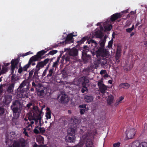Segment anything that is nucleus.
Returning <instances> with one entry per match:
<instances>
[{
  "label": "nucleus",
  "mask_w": 147,
  "mask_h": 147,
  "mask_svg": "<svg viewBox=\"0 0 147 147\" xmlns=\"http://www.w3.org/2000/svg\"><path fill=\"white\" fill-rule=\"evenodd\" d=\"M49 60V58H47L43 61L38 62L35 68H34L29 71L28 79L34 80L38 79L39 78L38 74L39 73L40 69L46 65L48 63Z\"/></svg>",
  "instance_id": "f257e3e1"
},
{
  "label": "nucleus",
  "mask_w": 147,
  "mask_h": 147,
  "mask_svg": "<svg viewBox=\"0 0 147 147\" xmlns=\"http://www.w3.org/2000/svg\"><path fill=\"white\" fill-rule=\"evenodd\" d=\"M97 133H88L83 135L81 138L80 143L76 146L77 147H82L84 143H85V147H93V140L94 135Z\"/></svg>",
  "instance_id": "f03ea898"
},
{
  "label": "nucleus",
  "mask_w": 147,
  "mask_h": 147,
  "mask_svg": "<svg viewBox=\"0 0 147 147\" xmlns=\"http://www.w3.org/2000/svg\"><path fill=\"white\" fill-rule=\"evenodd\" d=\"M32 86L33 88H32L30 90L33 92L34 90V88H35L37 92V94L38 96L41 98L44 97L45 95V88L42 85V84L40 83L33 82L32 84Z\"/></svg>",
  "instance_id": "7ed1b4c3"
},
{
  "label": "nucleus",
  "mask_w": 147,
  "mask_h": 147,
  "mask_svg": "<svg viewBox=\"0 0 147 147\" xmlns=\"http://www.w3.org/2000/svg\"><path fill=\"white\" fill-rule=\"evenodd\" d=\"M28 82L27 80H25L23 81L19 86V88L18 89V95H20V96L21 98L24 97V95L25 96V95L28 93L29 91L30 86V84H29L26 86V88H23L22 90V88L24 86H26Z\"/></svg>",
  "instance_id": "20e7f679"
},
{
  "label": "nucleus",
  "mask_w": 147,
  "mask_h": 147,
  "mask_svg": "<svg viewBox=\"0 0 147 147\" xmlns=\"http://www.w3.org/2000/svg\"><path fill=\"white\" fill-rule=\"evenodd\" d=\"M36 58L35 55L33 56L30 58L28 63L25 65L23 67H22L21 65L20 66L18 72L20 74H21L23 71H27V69L30 67L31 64L33 62L39 61L38 59Z\"/></svg>",
  "instance_id": "39448f33"
},
{
  "label": "nucleus",
  "mask_w": 147,
  "mask_h": 147,
  "mask_svg": "<svg viewBox=\"0 0 147 147\" xmlns=\"http://www.w3.org/2000/svg\"><path fill=\"white\" fill-rule=\"evenodd\" d=\"M97 57L101 56L102 58L107 57L109 56V52L105 48L98 47V50L96 51Z\"/></svg>",
  "instance_id": "423d86ee"
},
{
  "label": "nucleus",
  "mask_w": 147,
  "mask_h": 147,
  "mask_svg": "<svg viewBox=\"0 0 147 147\" xmlns=\"http://www.w3.org/2000/svg\"><path fill=\"white\" fill-rule=\"evenodd\" d=\"M26 145V143L25 140L21 138L18 140H14L11 147H25Z\"/></svg>",
  "instance_id": "0eeeda50"
},
{
  "label": "nucleus",
  "mask_w": 147,
  "mask_h": 147,
  "mask_svg": "<svg viewBox=\"0 0 147 147\" xmlns=\"http://www.w3.org/2000/svg\"><path fill=\"white\" fill-rule=\"evenodd\" d=\"M11 108L14 113H16L20 112L21 110L22 106L21 102L19 101L16 100L13 102Z\"/></svg>",
  "instance_id": "6e6552de"
},
{
  "label": "nucleus",
  "mask_w": 147,
  "mask_h": 147,
  "mask_svg": "<svg viewBox=\"0 0 147 147\" xmlns=\"http://www.w3.org/2000/svg\"><path fill=\"white\" fill-rule=\"evenodd\" d=\"M82 59L84 63L88 62L91 59V55H88L84 51H82Z\"/></svg>",
  "instance_id": "1a4fd4ad"
},
{
  "label": "nucleus",
  "mask_w": 147,
  "mask_h": 147,
  "mask_svg": "<svg viewBox=\"0 0 147 147\" xmlns=\"http://www.w3.org/2000/svg\"><path fill=\"white\" fill-rule=\"evenodd\" d=\"M19 58H18L15 59H12L11 61V69L12 71L14 70L19 63Z\"/></svg>",
  "instance_id": "9d476101"
},
{
  "label": "nucleus",
  "mask_w": 147,
  "mask_h": 147,
  "mask_svg": "<svg viewBox=\"0 0 147 147\" xmlns=\"http://www.w3.org/2000/svg\"><path fill=\"white\" fill-rule=\"evenodd\" d=\"M77 36V35L73 34V33H70L67 35L65 41L62 42V43H63V44L64 43L65 44L69 43V42L72 40L73 37L76 36Z\"/></svg>",
  "instance_id": "9b49d317"
},
{
  "label": "nucleus",
  "mask_w": 147,
  "mask_h": 147,
  "mask_svg": "<svg viewBox=\"0 0 147 147\" xmlns=\"http://www.w3.org/2000/svg\"><path fill=\"white\" fill-rule=\"evenodd\" d=\"M122 16V14L120 13H116L113 14L111 17L110 20L111 21L113 22L116 20L121 18Z\"/></svg>",
  "instance_id": "f8f14e48"
},
{
  "label": "nucleus",
  "mask_w": 147,
  "mask_h": 147,
  "mask_svg": "<svg viewBox=\"0 0 147 147\" xmlns=\"http://www.w3.org/2000/svg\"><path fill=\"white\" fill-rule=\"evenodd\" d=\"M135 130L134 129H130L128 131L126 136L128 139H131L133 138L135 134Z\"/></svg>",
  "instance_id": "ddd939ff"
},
{
  "label": "nucleus",
  "mask_w": 147,
  "mask_h": 147,
  "mask_svg": "<svg viewBox=\"0 0 147 147\" xmlns=\"http://www.w3.org/2000/svg\"><path fill=\"white\" fill-rule=\"evenodd\" d=\"M49 50V49L45 50H43L41 51L38 52L36 55H35L39 60H40L42 59V56L44 55Z\"/></svg>",
  "instance_id": "4468645a"
},
{
  "label": "nucleus",
  "mask_w": 147,
  "mask_h": 147,
  "mask_svg": "<svg viewBox=\"0 0 147 147\" xmlns=\"http://www.w3.org/2000/svg\"><path fill=\"white\" fill-rule=\"evenodd\" d=\"M60 100L61 102L63 104L67 103L69 101L68 96L65 94L61 96Z\"/></svg>",
  "instance_id": "2eb2a0df"
},
{
  "label": "nucleus",
  "mask_w": 147,
  "mask_h": 147,
  "mask_svg": "<svg viewBox=\"0 0 147 147\" xmlns=\"http://www.w3.org/2000/svg\"><path fill=\"white\" fill-rule=\"evenodd\" d=\"M65 138L67 142L72 143L75 141V137L74 135H70L66 136Z\"/></svg>",
  "instance_id": "dca6fc26"
},
{
  "label": "nucleus",
  "mask_w": 147,
  "mask_h": 147,
  "mask_svg": "<svg viewBox=\"0 0 147 147\" xmlns=\"http://www.w3.org/2000/svg\"><path fill=\"white\" fill-rule=\"evenodd\" d=\"M100 65L102 68H105L108 65V63L107 59L106 58H101Z\"/></svg>",
  "instance_id": "f3484780"
},
{
  "label": "nucleus",
  "mask_w": 147,
  "mask_h": 147,
  "mask_svg": "<svg viewBox=\"0 0 147 147\" xmlns=\"http://www.w3.org/2000/svg\"><path fill=\"white\" fill-rule=\"evenodd\" d=\"M78 51L77 49L76 48L72 49L69 52V55L72 56H76L78 55Z\"/></svg>",
  "instance_id": "a211bd4d"
},
{
  "label": "nucleus",
  "mask_w": 147,
  "mask_h": 147,
  "mask_svg": "<svg viewBox=\"0 0 147 147\" xmlns=\"http://www.w3.org/2000/svg\"><path fill=\"white\" fill-rule=\"evenodd\" d=\"M14 85V83H12L8 86L7 89V92L8 93H11L13 92Z\"/></svg>",
  "instance_id": "6ab92c4d"
},
{
  "label": "nucleus",
  "mask_w": 147,
  "mask_h": 147,
  "mask_svg": "<svg viewBox=\"0 0 147 147\" xmlns=\"http://www.w3.org/2000/svg\"><path fill=\"white\" fill-rule=\"evenodd\" d=\"M130 86V85L127 83H122L119 85V87L121 88L128 89Z\"/></svg>",
  "instance_id": "aec40b11"
},
{
  "label": "nucleus",
  "mask_w": 147,
  "mask_h": 147,
  "mask_svg": "<svg viewBox=\"0 0 147 147\" xmlns=\"http://www.w3.org/2000/svg\"><path fill=\"white\" fill-rule=\"evenodd\" d=\"M84 99L87 102H90L93 100V97L91 95H85L84 96Z\"/></svg>",
  "instance_id": "412c9836"
},
{
  "label": "nucleus",
  "mask_w": 147,
  "mask_h": 147,
  "mask_svg": "<svg viewBox=\"0 0 147 147\" xmlns=\"http://www.w3.org/2000/svg\"><path fill=\"white\" fill-rule=\"evenodd\" d=\"M76 131V130L75 128H69L67 130V132L69 134V135H74V134Z\"/></svg>",
  "instance_id": "4be33fe9"
},
{
  "label": "nucleus",
  "mask_w": 147,
  "mask_h": 147,
  "mask_svg": "<svg viewBox=\"0 0 147 147\" xmlns=\"http://www.w3.org/2000/svg\"><path fill=\"white\" fill-rule=\"evenodd\" d=\"M89 82V80L85 77H84L82 83V87H85V86L86 87L87 85L88 84Z\"/></svg>",
  "instance_id": "5701e85b"
},
{
  "label": "nucleus",
  "mask_w": 147,
  "mask_h": 147,
  "mask_svg": "<svg viewBox=\"0 0 147 147\" xmlns=\"http://www.w3.org/2000/svg\"><path fill=\"white\" fill-rule=\"evenodd\" d=\"M33 109L37 115H39L40 113V115H42V111H40L39 110L38 107L37 106L34 105L33 106Z\"/></svg>",
  "instance_id": "b1692460"
},
{
  "label": "nucleus",
  "mask_w": 147,
  "mask_h": 147,
  "mask_svg": "<svg viewBox=\"0 0 147 147\" xmlns=\"http://www.w3.org/2000/svg\"><path fill=\"white\" fill-rule=\"evenodd\" d=\"M107 89V87L105 85H102V86H101L99 88L100 92L103 94H104L105 93V91Z\"/></svg>",
  "instance_id": "393cba45"
},
{
  "label": "nucleus",
  "mask_w": 147,
  "mask_h": 147,
  "mask_svg": "<svg viewBox=\"0 0 147 147\" xmlns=\"http://www.w3.org/2000/svg\"><path fill=\"white\" fill-rule=\"evenodd\" d=\"M106 41V39L105 38L103 39H102L99 42V44L100 46V47H98L105 48V46Z\"/></svg>",
  "instance_id": "a878e982"
},
{
  "label": "nucleus",
  "mask_w": 147,
  "mask_h": 147,
  "mask_svg": "<svg viewBox=\"0 0 147 147\" xmlns=\"http://www.w3.org/2000/svg\"><path fill=\"white\" fill-rule=\"evenodd\" d=\"M114 97L113 96L110 95L109 96L107 100V102L109 105H110L113 102Z\"/></svg>",
  "instance_id": "bb28decb"
},
{
  "label": "nucleus",
  "mask_w": 147,
  "mask_h": 147,
  "mask_svg": "<svg viewBox=\"0 0 147 147\" xmlns=\"http://www.w3.org/2000/svg\"><path fill=\"white\" fill-rule=\"evenodd\" d=\"M36 117L34 113H30L28 114V119L29 121H31L35 119Z\"/></svg>",
  "instance_id": "cd10ccee"
},
{
  "label": "nucleus",
  "mask_w": 147,
  "mask_h": 147,
  "mask_svg": "<svg viewBox=\"0 0 147 147\" xmlns=\"http://www.w3.org/2000/svg\"><path fill=\"white\" fill-rule=\"evenodd\" d=\"M36 118H35L34 120L35 121V124L37 125L39 120L41 119L42 118V115H40V113L39 115H37L36 116Z\"/></svg>",
  "instance_id": "c85d7f7f"
},
{
  "label": "nucleus",
  "mask_w": 147,
  "mask_h": 147,
  "mask_svg": "<svg viewBox=\"0 0 147 147\" xmlns=\"http://www.w3.org/2000/svg\"><path fill=\"white\" fill-rule=\"evenodd\" d=\"M54 68H51L49 71V74L47 75V77L48 78H51L53 76V74Z\"/></svg>",
  "instance_id": "c756f323"
},
{
  "label": "nucleus",
  "mask_w": 147,
  "mask_h": 147,
  "mask_svg": "<svg viewBox=\"0 0 147 147\" xmlns=\"http://www.w3.org/2000/svg\"><path fill=\"white\" fill-rule=\"evenodd\" d=\"M8 70V69L7 67L2 66V69L0 72V75L5 73Z\"/></svg>",
  "instance_id": "7c9ffc66"
},
{
  "label": "nucleus",
  "mask_w": 147,
  "mask_h": 147,
  "mask_svg": "<svg viewBox=\"0 0 147 147\" xmlns=\"http://www.w3.org/2000/svg\"><path fill=\"white\" fill-rule=\"evenodd\" d=\"M102 32L101 31L96 32V36L97 38H101L102 37Z\"/></svg>",
  "instance_id": "2f4dec72"
},
{
  "label": "nucleus",
  "mask_w": 147,
  "mask_h": 147,
  "mask_svg": "<svg viewBox=\"0 0 147 147\" xmlns=\"http://www.w3.org/2000/svg\"><path fill=\"white\" fill-rule=\"evenodd\" d=\"M72 121H73V123L75 124H78L79 122V120L76 117H74L72 118Z\"/></svg>",
  "instance_id": "473e14b6"
},
{
  "label": "nucleus",
  "mask_w": 147,
  "mask_h": 147,
  "mask_svg": "<svg viewBox=\"0 0 147 147\" xmlns=\"http://www.w3.org/2000/svg\"><path fill=\"white\" fill-rule=\"evenodd\" d=\"M139 142L138 141H135L132 143L131 147H139Z\"/></svg>",
  "instance_id": "72a5a7b5"
},
{
  "label": "nucleus",
  "mask_w": 147,
  "mask_h": 147,
  "mask_svg": "<svg viewBox=\"0 0 147 147\" xmlns=\"http://www.w3.org/2000/svg\"><path fill=\"white\" fill-rule=\"evenodd\" d=\"M86 40L87 37H84L82 38L80 40L78 41V44H81L83 43Z\"/></svg>",
  "instance_id": "f704fd0d"
},
{
  "label": "nucleus",
  "mask_w": 147,
  "mask_h": 147,
  "mask_svg": "<svg viewBox=\"0 0 147 147\" xmlns=\"http://www.w3.org/2000/svg\"><path fill=\"white\" fill-rule=\"evenodd\" d=\"M59 58L58 57L56 61L53 63V64L52 65V68L54 67H57L58 64L59 63Z\"/></svg>",
  "instance_id": "c9c22d12"
},
{
  "label": "nucleus",
  "mask_w": 147,
  "mask_h": 147,
  "mask_svg": "<svg viewBox=\"0 0 147 147\" xmlns=\"http://www.w3.org/2000/svg\"><path fill=\"white\" fill-rule=\"evenodd\" d=\"M139 147H147V143L146 142H143L140 143H139Z\"/></svg>",
  "instance_id": "e433bc0d"
},
{
  "label": "nucleus",
  "mask_w": 147,
  "mask_h": 147,
  "mask_svg": "<svg viewBox=\"0 0 147 147\" xmlns=\"http://www.w3.org/2000/svg\"><path fill=\"white\" fill-rule=\"evenodd\" d=\"M36 128H37L39 129L40 131V132L41 133H45V130L42 128L39 127V126L37 125L36 126Z\"/></svg>",
  "instance_id": "4c0bfd02"
},
{
  "label": "nucleus",
  "mask_w": 147,
  "mask_h": 147,
  "mask_svg": "<svg viewBox=\"0 0 147 147\" xmlns=\"http://www.w3.org/2000/svg\"><path fill=\"white\" fill-rule=\"evenodd\" d=\"M88 110V108H86V109H80V113L81 115H83L84 114V113L87 111Z\"/></svg>",
  "instance_id": "58836bf2"
},
{
  "label": "nucleus",
  "mask_w": 147,
  "mask_h": 147,
  "mask_svg": "<svg viewBox=\"0 0 147 147\" xmlns=\"http://www.w3.org/2000/svg\"><path fill=\"white\" fill-rule=\"evenodd\" d=\"M87 42L89 44L91 43H94L95 45H97L98 44L93 39H90L89 40H88Z\"/></svg>",
  "instance_id": "ea45409f"
},
{
  "label": "nucleus",
  "mask_w": 147,
  "mask_h": 147,
  "mask_svg": "<svg viewBox=\"0 0 147 147\" xmlns=\"http://www.w3.org/2000/svg\"><path fill=\"white\" fill-rule=\"evenodd\" d=\"M113 42V39L112 38L111 40L109 41L107 47H108L109 48H111L112 46Z\"/></svg>",
  "instance_id": "a19ab883"
},
{
  "label": "nucleus",
  "mask_w": 147,
  "mask_h": 147,
  "mask_svg": "<svg viewBox=\"0 0 147 147\" xmlns=\"http://www.w3.org/2000/svg\"><path fill=\"white\" fill-rule=\"evenodd\" d=\"M124 99V97L123 96H121L120 97H119L118 99L117 100H116V104L117 105L119 104L120 102L123 100Z\"/></svg>",
  "instance_id": "79ce46f5"
},
{
  "label": "nucleus",
  "mask_w": 147,
  "mask_h": 147,
  "mask_svg": "<svg viewBox=\"0 0 147 147\" xmlns=\"http://www.w3.org/2000/svg\"><path fill=\"white\" fill-rule=\"evenodd\" d=\"M105 28L106 30L110 31L112 28V26L111 25H109L107 26H105Z\"/></svg>",
  "instance_id": "37998d69"
},
{
  "label": "nucleus",
  "mask_w": 147,
  "mask_h": 147,
  "mask_svg": "<svg viewBox=\"0 0 147 147\" xmlns=\"http://www.w3.org/2000/svg\"><path fill=\"white\" fill-rule=\"evenodd\" d=\"M58 51L57 50H53L49 52V54H50V55H53L56 53Z\"/></svg>",
  "instance_id": "c03bdc74"
},
{
  "label": "nucleus",
  "mask_w": 147,
  "mask_h": 147,
  "mask_svg": "<svg viewBox=\"0 0 147 147\" xmlns=\"http://www.w3.org/2000/svg\"><path fill=\"white\" fill-rule=\"evenodd\" d=\"M134 25H133L131 28H128L126 29V31L128 32H131L134 29Z\"/></svg>",
  "instance_id": "a18cd8bd"
},
{
  "label": "nucleus",
  "mask_w": 147,
  "mask_h": 147,
  "mask_svg": "<svg viewBox=\"0 0 147 147\" xmlns=\"http://www.w3.org/2000/svg\"><path fill=\"white\" fill-rule=\"evenodd\" d=\"M101 59V58L100 59H98L97 60H96L94 62V64L95 65H99V64L100 65Z\"/></svg>",
  "instance_id": "49530a36"
},
{
  "label": "nucleus",
  "mask_w": 147,
  "mask_h": 147,
  "mask_svg": "<svg viewBox=\"0 0 147 147\" xmlns=\"http://www.w3.org/2000/svg\"><path fill=\"white\" fill-rule=\"evenodd\" d=\"M61 74L63 75L65 77H66L67 75V73L65 69H63L61 71Z\"/></svg>",
  "instance_id": "de8ad7c7"
},
{
  "label": "nucleus",
  "mask_w": 147,
  "mask_h": 147,
  "mask_svg": "<svg viewBox=\"0 0 147 147\" xmlns=\"http://www.w3.org/2000/svg\"><path fill=\"white\" fill-rule=\"evenodd\" d=\"M46 116L47 119H50L51 117V112H48L46 113Z\"/></svg>",
  "instance_id": "09e8293b"
},
{
  "label": "nucleus",
  "mask_w": 147,
  "mask_h": 147,
  "mask_svg": "<svg viewBox=\"0 0 147 147\" xmlns=\"http://www.w3.org/2000/svg\"><path fill=\"white\" fill-rule=\"evenodd\" d=\"M64 57L65 61H69L70 60V56H64L63 57V58Z\"/></svg>",
  "instance_id": "8fccbe9b"
},
{
  "label": "nucleus",
  "mask_w": 147,
  "mask_h": 147,
  "mask_svg": "<svg viewBox=\"0 0 147 147\" xmlns=\"http://www.w3.org/2000/svg\"><path fill=\"white\" fill-rule=\"evenodd\" d=\"M83 88H82L81 90V92L82 93H84L85 91H88V89L85 86V87Z\"/></svg>",
  "instance_id": "3c124183"
},
{
  "label": "nucleus",
  "mask_w": 147,
  "mask_h": 147,
  "mask_svg": "<svg viewBox=\"0 0 147 147\" xmlns=\"http://www.w3.org/2000/svg\"><path fill=\"white\" fill-rule=\"evenodd\" d=\"M4 113V109L3 107L0 106V115L3 114Z\"/></svg>",
  "instance_id": "603ef678"
},
{
  "label": "nucleus",
  "mask_w": 147,
  "mask_h": 147,
  "mask_svg": "<svg viewBox=\"0 0 147 147\" xmlns=\"http://www.w3.org/2000/svg\"><path fill=\"white\" fill-rule=\"evenodd\" d=\"M121 143L119 142L115 143L113 145V147H119Z\"/></svg>",
  "instance_id": "864d4df0"
},
{
  "label": "nucleus",
  "mask_w": 147,
  "mask_h": 147,
  "mask_svg": "<svg viewBox=\"0 0 147 147\" xmlns=\"http://www.w3.org/2000/svg\"><path fill=\"white\" fill-rule=\"evenodd\" d=\"M84 49L83 51H84L86 52V53H87L89 51V49L87 46L85 45L83 47Z\"/></svg>",
  "instance_id": "5fc2aeb1"
},
{
  "label": "nucleus",
  "mask_w": 147,
  "mask_h": 147,
  "mask_svg": "<svg viewBox=\"0 0 147 147\" xmlns=\"http://www.w3.org/2000/svg\"><path fill=\"white\" fill-rule=\"evenodd\" d=\"M37 141L38 142L40 143H43L44 141V139L43 137H41L39 138L38 140H37Z\"/></svg>",
  "instance_id": "6e6d98bb"
},
{
  "label": "nucleus",
  "mask_w": 147,
  "mask_h": 147,
  "mask_svg": "<svg viewBox=\"0 0 147 147\" xmlns=\"http://www.w3.org/2000/svg\"><path fill=\"white\" fill-rule=\"evenodd\" d=\"M121 50L120 47H117L116 53H121Z\"/></svg>",
  "instance_id": "4d7b16f0"
},
{
  "label": "nucleus",
  "mask_w": 147,
  "mask_h": 147,
  "mask_svg": "<svg viewBox=\"0 0 147 147\" xmlns=\"http://www.w3.org/2000/svg\"><path fill=\"white\" fill-rule=\"evenodd\" d=\"M86 105H80L79 106V107L80 108H81V109H85L86 108H87L86 107Z\"/></svg>",
  "instance_id": "13d9d810"
},
{
  "label": "nucleus",
  "mask_w": 147,
  "mask_h": 147,
  "mask_svg": "<svg viewBox=\"0 0 147 147\" xmlns=\"http://www.w3.org/2000/svg\"><path fill=\"white\" fill-rule=\"evenodd\" d=\"M121 57V53H116L115 56V59H119Z\"/></svg>",
  "instance_id": "bf43d9fd"
},
{
  "label": "nucleus",
  "mask_w": 147,
  "mask_h": 147,
  "mask_svg": "<svg viewBox=\"0 0 147 147\" xmlns=\"http://www.w3.org/2000/svg\"><path fill=\"white\" fill-rule=\"evenodd\" d=\"M102 82L101 81H99L98 82V85L99 86V88H100V87L101 86H102V85H105L104 84H102Z\"/></svg>",
  "instance_id": "052dcab7"
},
{
  "label": "nucleus",
  "mask_w": 147,
  "mask_h": 147,
  "mask_svg": "<svg viewBox=\"0 0 147 147\" xmlns=\"http://www.w3.org/2000/svg\"><path fill=\"white\" fill-rule=\"evenodd\" d=\"M37 129L38 128H36L35 127V128L33 130L34 133L36 134L39 133V131Z\"/></svg>",
  "instance_id": "680f3d73"
},
{
  "label": "nucleus",
  "mask_w": 147,
  "mask_h": 147,
  "mask_svg": "<svg viewBox=\"0 0 147 147\" xmlns=\"http://www.w3.org/2000/svg\"><path fill=\"white\" fill-rule=\"evenodd\" d=\"M16 76L15 75L13 74L12 75L11 77V80L12 81L13 80H16Z\"/></svg>",
  "instance_id": "e2e57ef3"
},
{
  "label": "nucleus",
  "mask_w": 147,
  "mask_h": 147,
  "mask_svg": "<svg viewBox=\"0 0 147 147\" xmlns=\"http://www.w3.org/2000/svg\"><path fill=\"white\" fill-rule=\"evenodd\" d=\"M47 70H46V69H45L43 73H42V77H44V76H45L46 75V74H47Z\"/></svg>",
  "instance_id": "0e129e2a"
},
{
  "label": "nucleus",
  "mask_w": 147,
  "mask_h": 147,
  "mask_svg": "<svg viewBox=\"0 0 147 147\" xmlns=\"http://www.w3.org/2000/svg\"><path fill=\"white\" fill-rule=\"evenodd\" d=\"M106 72L105 70H101L100 72V74L102 75L103 74H105Z\"/></svg>",
  "instance_id": "69168bd1"
},
{
  "label": "nucleus",
  "mask_w": 147,
  "mask_h": 147,
  "mask_svg": "<svg viewBox=\"0 0 147 147\" xmlns=\"http://www.w3.org/2000/svg\"><path fill=\"white\" fill-rule=\"evenodd\" d=\"M23 133L26 136H28V132H27L26 129H25L24 130V131Z\"/></svg>",
  "instance_id": "338daca9"
},
{
  "label": "nucleus",
  "mask_w": 147,
  "mask_h": 147,
  "mask_svg": "<svg viewBox=\"0 0 147 147\" xmlns=\"http://www.w3.org/2000/svg\"><path fill=\"white\" fill-rule=\"evenodd\" d=\"M32 105V103L30 102L27 105V107L28 108H30Z\"/></svg>",
  "instance_id": "774afa93"
}]
</instances>
